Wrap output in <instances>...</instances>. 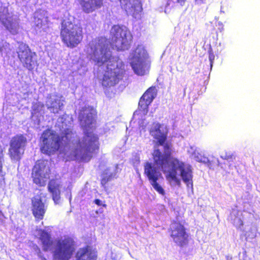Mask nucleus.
<instances>
[{"label":"nucleus","mask_w":260,"mask_h":260,"mask_svg":"<svg viewBox=\"0 0 260 260\" xmlns=\"http://www.w3.org/2000/svg\"><path fill=\"white\" fill-rule=\"evenodd\" d=\"M77 135L70 129H66L59 135L54 130L47 128L40 137V151L50 156L57 152L61 146L71 150V155L88 161L93 153L99 150L98 137L91 132H86L83 138L75 141Z\"/></svg>","instance_id":"f257e3e1"},{"label":"nucleus","mask_w":260,"mask_h":260,"mask_svg":"<svg viewBox=\"0 0 260 260\" xmlns=\"http://www.w3.org/2000/svg\"><path fill=\"white\" fill-rule=\"evenodd\" d=\"M169 129L167 126L158 122H153L149 129L150 135L155 140L157 146H162L163 153L159 149L153 151V162L164 174L167 179L172 180L180 184L178 179L177 170H180V175L183 181L188 186L192 185V171L183 167V164L173 154V145L171 141H168Z\"/></svg>","instance_id":"f03ea898"},{"label":"nucleus","mask_w":260,"mask_h":260,"mask_svg":"<svg viewBox=\"0 0 260 260\" xmlns=\"http://www.w3.org/2000/svg\"><path fill=\"white\" fill-rule=\"evenodd\" d=\"M82 27L70 21L62 20L60 29L62 42L69 48H74L80 44L83 38Z\"/></svg>","instance_id":"7ed1b4c3"},{"label":"nucleus","mask_w":260,"mask_h":260,"mask_svg":"<svg viewBox=\"0 0 260 260\" xmlns=\"http://www.w3.org/2000/svg\"><path fill=\"white\" fill-rule=\"evenodd\" d=\"M89 55L99 66L108 61L111 57L108 45L103 38H95L88 44Z\"/></svg>","instance_id":"20e7f679"},{"label":"nucleus","mask_w":260,"mask_h":260,"mask_svg":"<svg viewBox=\"0 0 260 260\" xmlns=\"http://www.w3.org/2000/svg\"><path fill=\"white\" fill-rule=\"evenodd\" d=\"M16 53L19 62L25 69L32 71L38 67L39 63L37 53L32 51L27 44L23 42L19 43Z\"/></svg>","instance_id":"39448f33"},{"label":"nucleus","mask_w":260,"mask_h":260,"mask_svg":"<svg viewBox=\"0 0 260 260\" xmlns=\"http://www.w3.org/2000/svg\"><path fill=\"white\" fill-rule=\"evenodd\" d=\"M16 53L19 62L25 69L32 71L38 67L39 63L37 53L32 51L27 44L23 42L19 43Z\"/></svg>","instance_id":"423d86ee"},{"label":"nucleus","mask_w":260,"mask_h":260,"mask_svg":"<svg viewBox=\"0 0 260 260\" xmlns=\"http://www.w3.org/2000/svg\"><path fill=\"white\" fill-rule=\"evenodd\" d=\"M16 53L19 62L25 69L32 71L38 67L39 63L37 53L32 51L27 44L23 42L19 43Z\"/></svg>","instance_id":"0eeeda50"},{"label":"nucleus","mask_w":260,"mask_h":260,"mask_svg":"<svg viewBox=\"0 0 260 260\" xmlns=\"http://www.w3.org/2000/svg\"><path fill=\"white\" fill-rule=\"evenodd\" d=\"M168 232L177 246L183 247L188 245L189 235L186 232V228L181 221L173 220L168 229Z\"/></svg>","instance_id":"6e6552de"},{"label":"nucleus","mask_w":260,"mask_h":260,"mask_svg":"<svg viewBox=\"0 0 260 260\" xmlns=\"http://www.w3.org/2000/svg\"><path fill=\"white\" fill-rule=\"evenodd\" d=\"M75 251L74 241L69 238L59 240L53 252V260H69Z\"/></svg>","instance_id":"1a4fd4ad"},{"label":"nucleus","mask_w":260,"mask_h":260,"mask_svg":"<svg viewBox=\"0 0 260 260\" xmlns=\"http://www.w3.org/2000/svg\"><path fill=\"white\" fill-rule=\"evenodd\" d=\"M27 143V139L23 134H17L12 137L8 149V154L11 159L18 161L21 159Z\"/></svg>","instance_id":"9d476101"},{"label":"nucleus","mask_w":260,"mask_h":260,"mask_svg":"<svg viewBox=\"0 0 260 260\" xmlns=\"http://www.w3.org/2000/svg\"><path fill=\"white\" fill-rule=\"evenodd\" d=\"M112 40L118 50H127L130 47L132 36L119 25H114L112 28Z\"/></svg>","instance_id":"9b49d317"},{"label":"nucleus","mask_w":260,"mask_h":260,"mask_svg":"<svg viewBox=\"0 0 260 260\" xmlns=\"http://www.w3.org/2000/svg\"><path fill=\"white\" fill-rule=\"evenodd\" d=\"M50 170L44 160H38L33 167L31 178L33 182L39 186H44L49 178Z\"/></svg>","instance_id":"f8f14e48"},{"label":"nucleus","mask_w":260,"mask_h":260,"mask_svg":"<svg viewBox=\"0 0 260 260\" xmlns=\"http://www.w3.org/2000/svg\"><path fill=\"white\" fill-rule=\"evenodd\" d=\"M144 174L148 178L153 189L160 195L165 196V190L158 181L161 174L157 171V169L154 167L151 162H146L144 165Z\"/></svg>","instance_id":"ddd939ff"},{"label":"nucleus","mask_w":260,"mask_h":260,"mask_svg":"<svg viewBox=\"0 0 260 260\" xmlns=\"http://www.w3.org/2000/svg\"><path fill=\"white\" fill-rule=\"evenodd\" d=\"M96 110L91 106H84L79 113L80 123L85 128L89 127L96 122Z\"/></svg>","instance_id":"4468645a"},{"label":"nucleus","mask_w":260,"mask_h":260,"mask_svg":"<svg viewBox=\"0 0 260 260\" xmlns=\"http://www.w3.org/2000/svg\"><path fill=\"white\" fill-rule=\"evenodd\" d=\"M124 72L122 70L107 71L103 76L102 85L108 88L114 86L123 79Z\"/></svg>","instance_id":"2eb2a0df"},{"label":"nucleus","mask_w":260,"mask_h":260,"mask_svg":"<svg viewBox=\"0 0 260 260\" xmlns=\"http://www.w3.org/2000/svg\"><path fill=\"white\" fill-rule=\"evenodd\" d=\"M0 21L12 35L18 33L19 23L13 21L12 16L7 8H4L0 11Z\"/></svg>","instance_id":"dca6fc26"},{"label":"nucleus","mask_w":260,"mask_h":260,"mask_svg":"<svg viewBox=\"0 0 260 260\" xmlns=\"http://www.w3.org/2000/svg\"><path fill=\"white\" fill-rule=\"evenodd\" d=\"M47 209V206L41 197L37 196L31 199V212L36 221H39L43 219Z\"/></svg>","instance_id":"f3484780"},{"label":"nucleus","mask_w":260,"mask_h":260,"mask_svg":"<svg viewBox=\"0 0 260 260\" xmlns=\"http://www.w3.org/2000/svg\"><path fill=\"white\" fill-rule=\"evenodd\" d=\"M157 94L155 86H151L148 88L140 98L139 107L143 111L147 110L148 106L152 102Z\"/></svg>","instance_id":"a211bd4d"},{"label":"nucleus","mask_w":260,"mask_h":260,"mask_svg":"<svg viewBox=\"0 0 260 260\" xmlns=\"http://www.w3.org/2000/svg\"><path fill=\"white\" fill-rule=\"evenodd\" d=\"M81 10L86 14L92 13L104 6L105 0H78Z\"/></svg>","instance_id":"6ab92c4d"},{"label":"nucleus","mask_w":260,"mask_h":260,"mask_svg":"<svg viewBox=\"0 0 260 260\" xmlns=\"http://www.w3.org/2000/svg\"><path fill=\"white\" fill-rule=\"evenodd\" d=\"M75 257L76 260H96L98 252L95 248L87 245L78 250Z\"/></svg>","instance_id":"aec40b11"},{"label":"nucleus","mask_w":260,"mask_h":260,"mask_svg":"<svg viewBox=\"0 0 260 260\" xmlns=\"http://www.w3.org/2000/svg\"><path fill=\"white\" fill-rule=\"evenodd\" d=\"M131 64L134 71L138 75L143 76L145 74L146 64L144 58L139 53L137 54L136 51L131 58Z\"/></svg>","instance_id":"412c9836"},{"label":"nucleus","mask_w":260,"mask_h":260,"mask_svg":"<svg viewBox=\"0 0 260 260\" xmlns=\"http://www.w3.org/2000/svg\"><path fill=\"white\" fill-rule=\"evenodd\" d=\"M44 251L51 250L54 246V241L51 235L44 230L40 231L39 238Z\"/></svg>","instance_id":"4be33fe9"},{"label":"nucleus","mask_w":260,"mask_h":260,"mask_svg":"<svg viewBox=\"0 0 260 260\" xmlns=\"http://www.w3.org/2000/svg\"><path fill=\"white\" fill-rule=\"evenodd\" d=\"M48 190L51 193L55 204H58L60 199V184L56 179H51L48 184Z\"/></svg>","instance_id":"5701e85b"},{"label":"nucleus","mask_w":260,"mask_h":260,"mask_svg":"<svg viewBox=\"0 0 260 260\" xmlns=\"http://www.w3.org/2000/svg\"><path fill=\"white\" fill-rule=\"evenodd\" d=\"M121 5L125 9H132L134 11L140 12L142 10V4L141 0H119Z\"/></svg>","instance_id":"b1692460"},{"label":"nucleus","mask_w":260,"mask_h":260,"mask_svg":"<svg viewBox=\"0 0 260 260\" xmlns=\"http://www.w3.org/2000/svg\"><path fill=\"white\" fill-rule=\"evenodd\" d=\"M3 154L0 146V183L5 182L6 173L3 171Z\"/></svg>","instance_id":"393cba45"},{"label":"nucleus","mask_w":260,"mask_h":260,"mask_svg":"<svg viewBox=\"0 0 260 260\" xmlns=\"http://www.w3.org/2000/svg\"><path fill=\"white\" fill-rule=\"evenodd\" d=\"M10 50V44L4 42L0 45V52L2 53H7Z\"/></svg>","instance_id":"a878e982"},{"label":"nucleus","mask_w":260,"mask_h":260,"mask_svg":"<svg viewBox=\"0 0 260 260\" xmlns=\"http://www.w3.org/2000/svg\"><path fill=\"white\" fill-rule=\"evenodd\" d=\"M221 157L224 160H226L228 162H232L235 159V156L233 154H225L222 155Z\"/></svg>","instance_id":"bb28decb"},{"label":"nucleus","mask_w":260,"mask_h":260,"mask_svg":"<svg viewBox=\"0 0 260 260\" xmlns=\"http://www.w3.org/2000/svg\"><path fill=\"white\" fill-rule=\"evenodd\" d=\"M111 176H103L101 180V184L102 186H105L107 183L111 180Z\"/></svg>","instance_id":"cd10ccee"},{"label":"nucleus","mask_w":260,"mask_h":260,"mask_svg":"<svg viewBox=\"0 0 260 260\" xmlns=\"http://www.w3.org/2000/svg\"><path fill=\"white\" fill-rule=\"evenodd\" d=\"M35 249L37 251L38 256L41 259V260H47V259L42 255L40 248L37 246L35 245Z\"/></svg>","instance_id":"c85d7f7f"},{"label":"nucleus","mask_w":260,"mask_h":260,"mask_svg":"<svg viewBox=\"0 0 260 260\" xmlns=\"http://www.w3.org/2000/svg\"><path fill=\"white\" fill-rule=\"evenodd\" d=\"M208 53H209V59L210 61L211 66H212V63L213 62V61L214 60L215 56L214 54L212 51V49H210L208 50Z\"/></svg>","instance_id":"c756f323"},{"label":"nucleus","mask_w":260,"mask_h":260,"mask_svg":"<svg viewBox=\"0 0 260 260\" xmlns=\"http://www.w3.org/2000/svg\"><path fill=\"white\" fill-rule=\"evenodd\" d=\"M93 203H95L98 206H102L105 208L107 207V205L106 204H102V201L98 199H95L93 201Z\"/></svg>","instance_id":"7c9ffc66"},{"label":"nucleus","mask_w":260,"mask_h":260,"mask_svg":"<svg viewBox=\"0 0 260 260\" xmlns=\"http://www.w3.org/2000/svg\"><path fill=\"white\" fill-rule=\"evenodd\" d=\"M186 0H176V2L180 5L181 6H183L185 5Z\"/></svg>","instance_id":"2f4dec72"},{"label":"nucleus","mask_w":260,"mask_h":260,"mask_svg":"<svg viewBox=\"0 0 260 260\" xmlns=\"http://www.w3.org/2000/svg\"><path fill=\"white\" fill-rule=\"evenodd\" d=\"M206 0H194L196 4H201L205 2Z\"/></svg>","instance_id":"473e14b6"},{"label":"nucleus","mask_w":260,"mask_h":260,"mask_svg":"<svg viewBox=\"0 0 260 260\" xmlns=\"http://www.w3.org/2000/svg\"><path fill=\"white\" fill-rule=\"evenodd\" d=\"M4 217V215L3 213V212H2V211L0 210V220L1 221L3 220V218Z\"/></svg>","instance_id":"72a5a7b5"},{"label":"nucleus","mask_w":260,"mask_h":260,"mask_svg":"<svg viewBox=\"0 0 260 260\" xmlns=\"http://www.w3.org/2000/svg\"><path fill=\"white\" fill-rule=\"evenodd\" d=\"M42 24L41 23L40 27H42Z\"/></svg>","instance_id":"f704fd0d"}]
</instances>
